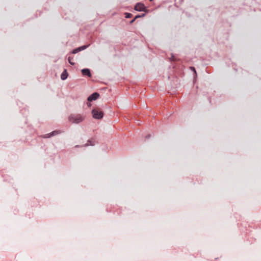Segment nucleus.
<instances>
[{
	"label": "nucleus",
	"mask_w": 261,
	"mask_h": 261,
	"mask_svg": "<svg viewBox=\"0 0 261 261\" xmlns=\"http://www.w3.org/2000/svg\"><path fill=\"white\" fill-rule=\"evenodd\" d=\"M69 120L73 123H79L83 120V118L79 114H71L69 116Z\"/></svg>",
	"instance_id": "obj_1"
},
{
	"label": "nucleus",
	"mask_w": 261,
	"mask_h": 261,
	"mask_svg": "<svg viewBox=\"0 0 261 261\" xmlns=\"http://www.w3.org/2000/svg\"><path fill=\"white\" fill-rule=\"evenodd\" d=\"M92 114L93 118L95 119H101L103 117V113L97 109H93L92 110Z\"/></svg>",
	"instance_id": "obj_2"
},
{
	"label": "nucleus",
	"mask_w": 261,
	"mask_h": 261,
	"mask_svg": "<svg viewBox=\"0 0 261 261\" xmlns=\"http://www.w3.org/2000/svg\"><path fill=\"white\" fill-rule=\"evenodd\" d=\"M134 10L138 12H148L147 7L141 2H138L135 4Z\"/></svg>",
	"instance_id": "obj_3"
},
{
	"label": "nucleus",
	"mask_w": 261,
	"mask_h": 261,
	"mask_svg": "<svg viewBox=\"0 0 261 261\" xmlns=\"http://www.w3.org/2000/svg\"><path fill=\"white\" fill-rule=\"evenodd\" d=\"M61 133V130H55L49 133L45 134L42 136V138H50L53 136H56L58 134H60Z\"/></svg>",
	"instance_id": "obj_4"
},
{
	"label": "nucleus",
	"mask_w": 261,
	"mask_h": 261,
	"mask_svg": "<svg viewBox=\"0 0 261 261\" xmlns=\"http://www.w3.org/2000/svg\"><path fill=\"white\" fill-rule=\"evenodd\" d=\"M100 96L98 92H94L90 94L87 98L88 102H90L94 100H96Z\"/></svg>",
	"instance_id": "obj_5"
},
{
	"label": "nucleus",
	"mask_w": 261,
	"mask_h": 261,
	"mask_svg": "<svg viewBox=\"0 0 261 261\" xmlns=\"http://www.w3.org/2000/svg\"><path fill=\"white\" fill-rule=\"evenodd\" d=\"M81 73L83 76H87L88 77H92V74L91 73V70L89 68H84L81 70Z\"/></svg>",
	"instance_id": "obj_6"
},
{
	"label": "nucleus",
	"mask_w": 261,
	"mask_h": 261,
	"mask_svg": "<svg viewBox=\"0 0 261 261\" xmlns=\"http://www.w3.org/2000/svg\"><path fill=\"white\" fill-rule=\"evenodd\" d=\"M68 76V73L66 69H64L61 75V79L62 80L64 81L66 80Z\"/></svg>",
	"instance_id": "obj_7"
},
{
	"label": "nucleus",
	"mask_w": 261,
	"mask_h": 261,
	"mask_svg": "<svg viewBox=\"0 0 261 261\" xmlns=\"http://www.w3.org/2000/svg\"><path fill=\"white\" fill-rule=\"evenodd\" d=\"M189 68H190V69L192 72H193V73H194V74H193V82H195L196 81L197 77V72H196V69L193 66H190Z\"/></svg>",
	"instance_id": "obj_8"
},
{
	"label": "nucleus",
	"mask_w": 261,
	"mask_h": 261,
	"mask_svg": "<svg viewBox=\"0 0 261 261\" xmlns=\"http://www.w3.org/2000/svg\"><path fill=\"white\" fill-rule=\"evenodd\" d=\"M95 145V140L94 138H91L87 141V142L84 145V146H94Z\"/></svg>",
	"instance_id": "obj_9"
},
{
	"label": "nucleus",
	"mask_w": 261,
	"mask_h": 261,
	"mask_svg": "<svg viewBox=\"0 0 261 261\" xmlns=\"http://www.w3.org/2000/svg\"><path fill=\"white\" fill-rule=\"evenodd\" d=\"M89 46H90V44H86V45H82L78 47H79L80 51H81L84 50L85 49L87 48Z\"/></svg>",
	"instance_id": "obj_10"
},
{
	"label": "nucleus",
	"mask_w": 261,
	"mask_h": 261,
	"mask_svg": "<svg viewBox=\"0 0 261 261\" xmlns=\"http://www.w3.org/2000/svg\"><path fill=\"white\" fill-rule=\"evenodd\" d=\"M73 59V57H70V56H69L68 57V62L69 63V64L71 65H75V63L74 62H73L71 61V60Z\"/></svg>",
	"instance_id": "obj_11"
},
{
	"label": "nucleus",
	"mask_w": 261,
	"mask_h": 261,
	"mask_svg": "<svg viewBox=\"0 0 261 261\" xmlns=\"http://www.w3.org/2000/svg\"><path fill=\"white\" fill-rule=\"evenodd\" d=\"M80 52L79 47H76L72 50V51L70 52L71 54H75Z\"/></svg>",
	"instance_id": "obj_12"
},
{
	"label": "nucleus",
	"mask_w": 261,
	"mask_h": 261,
	"mask_svg": "<svg viewBox=\"0 0 261 261\" xmlns=\"http://www.w3.org/2000/svg\"><path fill=\"white\" fill-rule=\"evenodd\" d=\"M124 15L125 17L126 18H130L133 17V14L129 12H125Z\"/></svg>",
	"instance_id": "obj_13"
},
{
	"label": "nucleus",
	"mask_w": 261,
	"mask_h": 261,
	"mask_svg": "<svg viewBox=\"0 0 261 261\" xmlns=\"http://www.w3.org/2000/svg\"><path fill=\"white\" fill-rule=\"evenodd\" d=\"M146 15V13H142L141 14H138L135 16V19H137L139 18L143 17Z\"/></svg>",
	"instance_id": "obj_14"
},
{
	"label": "nucleus",
	"mask_w": 261,
	"mask_h": 261,
	"mask_svg": "<svg viewBox=\"0 0 261 261\" xmlns=\"http://www.w3.org/2000/svg\"><path fill=\"white\" fill-rule=\"evenodd\" d=\"M136 20V19H135V17H134L132 20H131L130 21L129 23H130V24H132V23H133L135 22V21Z\"/></svg>",
	"instance_id": "obj_15"
},
{
	"label": "nucleus",
	"mask_w": 261,
	"mask_h": 261,
	"mask_svg": "<svg viewBox=\"0 0 261 261\" xmlns=\"http://www.w3.org/2000/svg\"><path fill=\"white\" fill-rule=\"evenodd\" d=\"M151 135L150 134H148L147 135L146 137H145V139H148L150 137Z\"/></svg>",
	"instance_id": "obj_16"
},
{
	"label": "nucleus",
	"mask_w": 261,
	"mask_h": 261,
	"mask_svg": "<svg viewBox=\"0 0 261 261\" xmlns=\"http://www.w3.org/2000/svg\"><path fill=\"white\" fill-rule=\"evenodd\" d=\"M87 105H88V107H90L91 105L89 102L87 103Z\"/></svg>",
	"instance_id": "obj_17"
},
{
	"label": "nucleus",
	"mask_w": 261,
	"mask_h": 261,
	"mask_svg": "<svg viewBox=\"0 0 261 261\" xmlns=\"http://www.w3.org/2000/svg\"><path fill=\"white\" fill-rule=\"evenodd\" d=\"M174 57V56L173 54H171V58H173Z\"/></svg>",
	"instance_id": "obj_18"
},
{
	"label": "nucleus",
	"mask_w": 261,
	"mask_h": 261,
	"mask_svg": "<svg viewBox=\"0 0 261 261\" xmlns=\"http://www.w3.org/2000/svg\"><path fill=\"white\" fill-rule=\"evenodd\" d=\"M79 145H76V146H75V147H79Z\"/></svg>",
	"instance_id": "obj_19"
},
{
	"label": "nucleus",
	"mask_w": 261,
	"mask_h": 261,
	"mask_svg": "<svg viewBox=\"0 0 261 261\" xmlns=\"http://www.w3.org/2000/svg\"><path fill=\"white\" fill-rule=\"evenodd\" d=\"M153 0H149L150 2H152Z\"/></svg>",
	"instance_id": "obj_20"
}]
</instances>
